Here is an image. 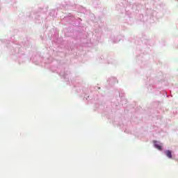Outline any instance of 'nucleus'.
<instances>
[{
  "mask_svg": "<svg viewBox=\"0 0 178 178\" xmlns=\"http://www.w3.org/2000/svg\"><path fill=\"white\" fill-rule=\"evenodd\" d=\"M165 155H166V156H168V158H170V159H172V152H170V150L165 151Z\"/></svg>",
  "mask_w": 178,
  "mask_h": 178,
  "instance_id": "obj_1",
  "label": "nucleus"
},
{
  "mask_svg": "<svg viewBox=\"0 0 178 178\" xmlns=\"http://www.w3.org/2000/svg\"><path fill=\"white\" fill-rule=\"evenodd\" d=\"M156 148L157 149H159V151H162V146L159 145H156Z\"/></svg>",
  "mask_w": 178,
  "mask_h": 178,
  "instance_id": "obj_2",
  "label": "nucleus"
}]
</instances>
